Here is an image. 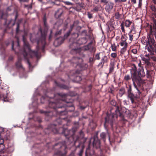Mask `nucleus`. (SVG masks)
I'll use <instances>...</instances> for the list:
<instances>
[{
	"label": "nucleus",
	"instance_id": "nucleus-20",
	"mask_svg": "<svg viewBox=\"0 0 156 156\" xmlns=\"http://www.w3.org/2000/svg\"><path fill=\"white\" fill-rule=\"evenodd\" d=\"M135 30L134 27V25L133 24L131 27V29L129 32V34H135Z\"/></svg>",
	"mask_w": 156,
	"mask_h": 156
},
{
	"label": "nucleus",
	"instance_id": "nucleus-22",
	"mask_svg": "<svg viewBox=\"0 0 156 156\" xmlns=\"http://www.w3.org/2000/svg\"><path fill=\"white\" fill-rule=\"evenodd\" d=\"M114 16L115 19L119 20L120 18V15L118 12H116L115 13Z\"/></svg>",
	"mask_w": 156,
	"mask_h": 156
},
{
	"label": "nucleus",
	"instance_id": "nucleus-14",
	"mask_svg": "<svg viewBox=\"0 0 156 156\" xmlns=\"http://www.w3.org/2000/svg\"><path fill=\"white\" fill-rule=\"evenodd\" d=\"M14 150V147L13 145L11 146H9L8 148L6 149V151L8 153H12Z\"/></svg>",
	"mask_w": 156,
	"mask_h": 156
},
{
	"label": "nucleus",
	"instance_id": "nucleus-60",
	"mask_svg": "<svg viewBox=\"0 0 156 156\" xmlns=\"http://www.w3.org/2000/svg\"><path fill=\"white\" fill-rule=\"evenodd\" d=\"M93 48V51H94L95 49H94V48Z\"/></svg>",
	"mask_w": 156,
	"mask_h": 156
},
{
	"label": "nucleus",
	"instance_id": "nucleus-54",
	"mask_svg": "<svg viewBox=\"0 0 156 156\" xmlns=\"http://www.w3.org/2000/svg\"><path fill=\"white\" fill-rule=\"evenodd\" d=\"M44 26L45 27H47V25H46V20L44 19Z\"/></svg>",
	"mask_w": 156,
	"mask_h": 156
},
{
	"label": "nucleus",
	"instance_id": "nucleus-39",
	"mask_svg": "<svg viewBox=\"0 0 156 156\" xmlns=\"http://www.w3.org/2000/svg\"><path fill=\"white\" fill-rule=\"evenodd\" d=\"M131 90H132L131 86L130 85H129V88L128 90V93H131Z\"/></svg>",
	"mask_w": 156,
	"mask_h": 156
},
{
	"label": "nucleus",
	"instance_id": "nucleus-25",
	"mask_svg": "<svg viewBox=\"0 0 156 156\" xmlns=\"http://www.w3.org/2000/svg\"><path fill=\"white\" fill-rule=\"evenodd\" d=\"M111 47L113 51H115L116 50V47L115 44H112Z\"/></svg>",
	"mask_w": 156,
	"mask_h": 156
},
{
	"label": "nucleus",
	"instance_id": "nucleus-4",
	"mask_svg": "<svg viewBox=\"0 0 156 156\" xmlns=\"http://www.w3.org/2000/svg\"><path fill=\"white\" fill-rule=\"evenodd\" d=\"M114 117L115 115H114L113 113H111L109 115H107V117H106L105 118V125L106 123L107 122L110 123L111 125H112Z\"/></svg>",
	"mask_w": 156,
	"mask_h": 156
},
{
	"label": "nucleus",
	"instance_id": "nucleus-19",
	"mask_svg": "<svg viewBox=\"0 0 156 156\" xmlns=\"http://www.w3.org/2000/svg\"><path fill=\"white\" fill-rule=\"evenodd\" d=\"M125 93V90L123 88H122L119 90L118 95L120 97H121Z\"/></svg>",
	"mask_w": 156,
	"mask_h": 156
},
{
	"label": "nucleus",
	"instance_id": "nucleus-62",
	"mask_svg": "<svg viewBox=\"0 0 156 156\" xmlns=\"http://www.w3.org/2000/svg\"><path fill=\"white\" fill-rule=\"evenodd\" d=\"M16 126H17V127H19V126H17V125L15 126H14V127H16Z\"/></svg>",
	"mask_w": 156,
	"mask_h": 156
},
{
	"label": "nucleus",
	"instance_id": "nucleus-3",
	"mask_svg": "<svg viewBox=\"0 0 156 156\" xmlns=\"http://www.w3.org/2000/svg\"><path fill=\"white\" fill-rule=\"evenodd\" d=\"M115 111L116 117L118 116H121L122 114H124L126 115H128L130 114V111L125 107H117Z\"/></svg>",
	"mask_w": 156,
	"mask_h": 156
},
{
	"label": "nucleus",
	"instance_id": "nucleus-27",
	"mask_svg": "<svg viewBox=\"0 0 156 156\" xmlns=\"http://www.w3.org/2000/svg\"><path fill=\"white\" fill-rule=\"evenodd\" d=\"M126 51V48H122L120 50V52L122 55L124 54V53Z\"/></svg>",
	"mask_w": 156,
	"mask_h": 156
},
{
	"label": "nucleus",
	"instance_id": "nucleus-8",
	"mask_svg": "<svg viewBox=\"0 0 156 156\" xmlns=\"http://www.w3.org/2000/svg\"><path fill=\"white\" fill-rule=\"evenodd\" d=\"M4 140L3 139H0V153H2L4 152L5 149V146L3 144Z\"/></svg>",
	"mask_w": 156,
	"mask_h": 156
},
{
	"label": "nucleus",
	"instance_id": "nucleus-41",
	"mask_svg": "<svg viewBox=\"0 0 156 156\" xmlns=\"http://www.w3.org/2000/svg\"><path fill=\"white\" fill-rule=\"evenodd\" d=\"M95 58L98 60H99L100 58V56H99V54L98 53L97 54L95 55Z\"/></svg>",
	"mask_w": 156,
	"mask_h": 156
},
{
	"label": "nucleus",
	"instance_id": "nucleus-57",
	"mask_svg": "<svg viewBox=\"0 0 156 156\" xmlns=\"http://www.w3.org/2000/svg\"><path fill=\"white\" fill-rule=\"evenodd\" d=\"M141 62H140L138 64V66L140 67H140H142L141 66Z\"/></svg>",
	"mask_w": 156,
	"mask_h": 156
},
{
	"label": "nucleus",
	"instance_id": "nucleus-10",
	"mask_svg": "<svg viewBox=\"0 0 156 156\" xmlns=\"http://www.w3.org/2000/svg\"><path fill=\"white\" fill-rule=\"evenodd\" d=\"M121 38L122 40L123 39V40H122L120 42V45L122 47V48H127V43L126 42V40L125 38H124V37L123 36H122L121 37Z\"/></svg>",
	"mask_w": 156,
	"mask_h": 156
},
{
	"label": "nucleus",
	"instance_id": "nucleus-52",
	"mask_svg": "<svg viewBox=\"0 0 156 156\" xmlns=\"http://www.w3.org/2000/svg\"><path fill=\"white\" fill-rule=\"evenodd\" d=\"M131 2L133 4H136V0H131Z\"/></svg>",
	"mask_w": 156,
	"mask_h": 156
},
{
	"label": "nucleus",
	"instance_id": "nucleus-42",
	"mask_svg": "<svg viewBox=\"0 0 156 156\" xmlns=\"http://www.w3.org/2000/svg\"><path fill=\"white\" fill-rule=\"evenodd\" d=\"M124 104L125 105H127L129 104V102L126 100H124L123 101Z\"/></svg>",
	"mask_w": 156,
	"mask_h": 156
},
{
	"label": "nucleus",
	"instance_id": "nucleus-49",
	"mask_svg": "<svg viewBox=\"0 0 156 156\" xmlns=\"http://www.w3.org/2000/svg\"><path fill=\"white\" fill-rule=\"evenodd\" d=\"M111 103L113 105H116V102L114 101H112Z\"/></svg>",
	"mask_w": 156,
	"mask_h": 156
},
{
	"label": "nucleus",
	"instance_id": "nucleus-58",
	"mask_svg": "<svg viewBox=\"0 0 156 156\" xmlns=\"http://www.w3.org/2000/svg\"><path fill=\"white\" fill-rule=\"evenodd\" d=\"M126 0H121V1L122 2H125Z\"/></svg>",
	"mask_w": 156,
	"mask_h": 156
},
{
	"label": "nucleus",
	"instance_id": "nucleus-16",
	"mask_svg": "<svg viewBox=\"0 0 156 156\" xmlns=\"http://www.w3.org/2000/svg\"><path fill=\"white\" fill-rule=\"evenodd\" d=\"M124 25L126 27H129L130 25L132 24V22L129 20H126L124 22H123Z\"/></svg>",
	"mask_w": 156,
	"mask_h": 156
},
{
	"label": "nucleus",
	"instance_id": "nucleus-15",
	"mask_svg": "<svg viewBox=\"0 0 156 156\" xmlns=\"http://www.w3.org/2000/svg\"><path fill=\"white\" fill-rule=\"evenodd\" d=\"M150 48H148L147 50L149 52H150V53H148V54H146L145 55V56L147 57L148 58L149 57V55H151L153 54V53L152 51H153V48H152V47L150 46Z\"/></svg>",
	"mask_w": 156,
	"mask_h": 156
},
{
	"label": "nucleus",
	"instance_id": "nucleus-59",
	"mask_svg": "<svg viewBox=\"0 0 156 156\" xmlns=\"http://www.w3.org/2000/svg\"><path fill=\"white\" fill-rule=\"evenodd\" d=\"M2 96V95L1 94H0V99L1 98Z\"/></svg>",
	"mask_w": 156,
	"mask_h": 156
},
{
	"label": "nucleus",
	"instance_id": "nucleus-2",
	"mask_svg": "<svg viewBox=\"0 0 156 156\" xmlns=\"http://www.w3.org/2000/svg\"><path fill=\"white\" fill-rule=\"evenodd\" d=\"M0 139H3L7 141H9L11 139L10 132L6 129L0 127Z\"/></svg>",
	"mask_w": 156,
	"mask_h": 156
},
{
	"label": "nucleus",
	"instance_id": "nucleus-53",
	"mask_svg": "<svg viewBox=\"0 0 156 156\" xmlns=\"http://www.w3.org/2000/svg\"><path fill=\"white\" fill-rule=\"evenodd\" d=\"M20 71L21 70H23L24 69V68H23V66H22V65L20 64Z\"/></svg>",
	"mask_w": 156,
	"mask_h": 156
},
{
	"label": "nucleus",
	"instance_id": "nucleus-48",
	"mask_svg": "<svg viewBox=\"0 0 156 156\" xmlns=\"http://www.w3.org/2000/svg\"><path fill=\"white\" fill-rule=\"evenodd\" d=\"M13 59V56H10L8 60L9 61H11Z\"/></svg>",
	"mask_w": 156,
	"mask_h": 156
},
{
	"label": "nucleus",
	"instance_id": "nucleus-12",
	"mask_svg": "<svg viewBox=\"0 0 156 156\" xmlns=\"http://www.w3.org/2000/svg\"><path fill=\"white\" fill-rule=\"evenodd\" d=\"M94 141L93 143V144L94 147H95L96 144L99 145L100 144L99 140L98 139L97 136H95L93 138Z\"/></svg>",
	"mask_w": 156,
	"mask_h": 156
},
{
	"label": "nucleus",
	"instance_id": "nucleus-37",
	"mask_svg": "<svg viewBox=\"0 0 156 156\" xmlns=\"http://www.w3.org/2000/svg\"><path fill=\"white\" fill-rule=\"evenodd\" d=\"M133 81V84L134 85V87L136 89V90H139L138 88L137 87L136 84V82L135 81Z\"/></svg>",
	"mask_w": 156,
	"mask_h": 156
},
{
	"label": "nucleus",
	"instance_id": "nucleus-46",
	"mask_svg": "<svg viewBox=\"0 0 156 156\" xmlns=\"http://www.w3.org/2000/svg\"><path fill=\"white\" fill-rule=\"evenodd\" d=\"M101 2L105 4H106L108 2L107 0H101Z\"/></svg>",
	"mask_w": 156,
	"mask_h": 156
},
{
	"label": "nucleus",
	"instance_id": "nucleus-26",
	"mask_svg": "<svg viewBox=\"0 0 156 156\" xmlns=\"http://www.w3.org/2000/svg\"><path fill=\"white\" fill-rule=\"evenodd\" d=\"M124 25L123 22L120 25L121 27V30H122V31L123 32L125 33V30L124 29Z\"/></svg>",
	"mask_w": 156,
	"mask_h": 156
},
{
	"label": "nucleus",
	"instance_id": "nucleus-45",
	"mask_svg": "<svg viewBox=\"0 0 156 156\" xmlns=\"http://www.w3.org/2000/svg\"><path fill=\"white\" fill-rule=\"evenodd\" d=\"M70 31L67 33L65 35L64 37L66 38L70 34Z\"/></svg>",
	"mask_w": 156,
	"mask_h": 156
},
{
	"label": "nucleus",
	"instance_id": "nucleus-6",
	"mask_svg": "<svg viewBox=\"0 0 156 156\" xmlns=\"http://www.w3.org/2000/svg\"><path fill=\"white\" fill-rule=\"evenodd\" d=\"M17 17V16L16 15L15 16L14 20L11 19L9 20H6L5 22V25L8 27L13 26L15 24Z\"/></svg>",
	"mask_w": 156,
	"mask_h": 156
},
{
	"label": "nucleus",
	"instance_id": "nucleus-44",
	"mask_svg": "<svg viewBox=\"0 0 156 156\" xmlns=\"http://www.w3.org/2000/svg\"><path fill=\"white\" fill-rule=\"evenodd\" d=\"M83 152V150L81 149L78 155L79 156H82V153Z\"/></svg>",
	"mask_w": 156,
	"mask_h": 156
},
{
	"label": "nucleus",
	"instance_id": "nucleus-47",
	"mask_svg": "<svg viewBox=\"0 0 156 156\" xmlns=\"http://www.w3.org/2000/svg\"><path fill=\"white\" fill-rule=\"evenodd\" d=\"M88 16L89 18L90 19L92 18V15L89 12L88 13Z\"/></svg>",
	"mask_w": 156,
	"mask_h": 156
},
{
	"label": "nucleus",
	"instance_id": "nucleus-28",
	"mask_svg": "<svg viewBox=\"0 0 156 156\" xmlns=\"http://www.w3.org/2000/svg\"><path fill=\"white\" fill-rule=\"evenodd\" d=\"M12 49L14 51L15 53L16 54H18V52L16 51V49H14V41H12Z\"/></svg>",
	"mask_w": 156,
	"mask_h": 156
},
{
	"label": "nucleus",
	"instance_id": "nucleus-33",
	"mask_svg": "<svg viewBox=\"0 0 156 156\" xmlns=\"http://www.w3.org/2000/svg\"><path fill=\"white\" fill-rule=\"evenodd\" d=\"M111 56L113 58H115L117 56V54L115 53H112L111 55Z\"/></svg>",
	"mask_w": 156,
	"mask_h": 156
},
{
	"label": "nucleus",
	"instance_id": "nucleus-56",
	"mask_svg": "<svg viewBox=\"0 0 156 156\" xmlns=\"http://www.w3.org/2000/svg\"><path fill=\"white\" fill-rule=\"evenodd\" d=\"M27 63H28V66L29 67H30V63L28 61H27Z\"/></svg>",
	"mask_w": 156,
	"mask_h": 156
},
{
	"label": "nucleus",
	"instance_id": "nucleus-1",
	"mask_svg": "<svg viewBox=\"0 0 156 156\" xmlns=\"http://www.w3.org/2000/svg\"><path fill=\"white\" fill-rule=\"evenodd\" d=\"M37 51L31 50L29 44L27 42L24 41V50L23 54L24 57H26L28 55H29L31 57H32L33 56H37Z\"/></svg>",
	"mask_w": 156,
	"mask_h": 156
},
{
	"label": "nucleus",
	"instance_id": "nucleus-43",
	"mask_svg": "<svg viewBox=\"0 0 156 156\" xmlns=\"http://www.w3.org/2000/svg\"><path fill=\"white\" fill-rule=\"evenodd\" d=\"M137 52V50L136 49H133L132 50V52L134 53V54H136V53Z\"/></svg>",
	"mask_w": 156,
	"mask_h": 156
},
{
	"label": "nucleus",
	"instance_id": "nucleus-7",
	"mask_svg": "<svg viewBox=\"0 0 156 156\" xmlns=\"http://www.w3.org/2000/svg\"><path fill=\"white\" fill-rule=\"evenodd\" d=\"M19 27H20V23L18 22L17 23V27L16 28V33L15 38L16 39V40L17 43V48L19 49V46L20 45L19 37L18 34L19 32Z\"/></svg>",
	"mask_w": 156,
	"mask_h": 156
},
{
	"label": "nucleus",
	"instance_id": "nucleus-13",
	"mask_svg": "<svg viewBox=\"0 0 156 156\" xmlns=\"http://www.w3.org/2000/svg\"><path fill=\"white\" fill-rule=\"evenodd\" d=\"M128 97L130 98L131 102L132 103H134V98H135L134 95L131 92L128 93Z\"/></svg>",
	"mask_w": 156,
	"mask_h": 156
},
{
	"label": "nucleus",
	"instance_id": "nucleus-29",
	"mask_svg": "<svg viewBox=\"0 0 156 156\" xmlns=\"http://www.w3.org/2000/svg\"><path fill=\"white\" fill-rule=\"evenodd\" d=\"M60 40L61 39L60 38H59L58 39H57L55 40V41H54V44L55 45V46L59 45L61 44V43H58L57 45L56 44L58 42V41L59 40Z\"/></svg>",
	"mask_w": 156,
	"mask_h": 156
},
{
	"label": "nucleus",
	"instance_id": "nucleus-23",
	"mask_svg": "<svg viewBox=\"0 0 156 156\" xmlns=\"http://www.w3.org/2000/svg\"><path fill=\"white\" fill-rule=\"evenodd\" d=\"M107 59L106 57L105 56L104 57L101 59V62L100 63L101 64H103L105 62H106Z\"/></svg>",
	"mask_w": 156,
	"mask_h": 156
},
{
	"label": "nucleus",
	"instance_id": "nucleus-24",
	"mask_svg": "<svg viewBox=\"0 0 156 156\" xmlns=\"http://www.w3.org/2000/svg\"><path fill=\"white\" fill-rule=\"evenodd\" d=\"M106 135L104 133H102L100 134L101 138L103 139V140L105 141V137Z\"/></svg>",
	"mask_w": 156,
	"mask_h": 156
},
{
	"label": "nucleus",
	"instance_id": "nucleus-9",
	"mask_svg": "<svg viewBox=\"0 0 156 156\" xmlns=\"http://www.w3.org/2000/svg\"><path fill=\"white\" fill-rule=\"evenodd\" d=\"M133 67L132 68L131 71L132 78L133 77L137 76L136 73L137 68L134 64H133Z\"/></svg>",
	"mask_w": 156,
	"mask_h": 156
},
{
	"label": "nucleus",
	"instance_id": "nucleus-5",
	"mask_svg": "<svg viewBox=\"0 0 156 156\" xmlns=\"http://www.w3.org/2000/svg\"><path fill=\"white\" fill-rule=\"evenodd\" d=\"M132 79V81H135L136 83L139 86L145 83L144 80L141 79L140 77L138 76L137 75L133 77Z\"/></svg>",
	"mask_w": 156,
	"mask_h": 156
},
{
	"label": "nucleus",
	"instance_id": "nucleus-18",
	"mask_svg": "<svg viewBox=\"0 0 156 156\" xmlns=\"http://www.w3.org/2000/svg\"><path fill=\"white\" fill-rule=\"evenodd\" d=\"M39 31L41 34V38L42 39L43 41H44L45 38L46 33L45 32H44V33L43 34V33L42 32L41 29V28L39 29Z\"/></svg>",
	"mask_w": 156,
	"mask_h": 156
},
{
	"label": "nucleus",
	"instance_id": "nucleus-21",
	"mask_svg": "<svg viewBox=\"0 0 156 156\" xmlns=\"http://www.w3.org/2000/svg\"><path fill=\"white\" fill-rule=\"evenodd\" d=\"M16 67L18 70L20 69V58L19 56L18 58V61L16 63Z\"/></svg>",
	"mask_w": 156,
	"mask_h": 156
},
{
	"label": "nucleus",
	"instance_id": "nucleus-64",
	"mask_svg": "<svg viewBox=\"0 0 156 156\" xmlns=\"http://www.w3.org/2000/svg\"><path fill=\"white\" fill-rule=\"evenodd\" d=\"M79 73V72H76V73Z\"/></svg>",
	"mask_w": 156,
	"mask_h": 156
},
{
	"label": "nucleus",
	"instance_id": "nucleus-55",
	"mask_svg": "<svg viewBox=\"0 0 156 156\" xmlns=\"http://www.w3.org/2000/svg\"><path fill=\"white\" fill-rule=\"evenodd\" d=\"M66 3L67 5H70L72 4L71 2H66Z\"/></svg>",
	"mask_w": 156,
	"mask_h": 156
},
{
	"label": "nucleus",
	"instance_id": "nucleus-35",
	"mask_svg": "<svg viewBox=\"0 0 156 156\" xmlns=\"http://www.w3.org/2000/svg\"><path fill=\"white\" fill-rule=\"evenodd\" d=\"M129 34V40L131 41H132V40L133 39V37L132 34Z\"/></svg>",
	"mask_w": 156,
	"mask_h": 156
},
{
	"label": "nucleus",
	"instance_id": "nucleus-51",
	"mask_svg": "<svg viewBox=\"0 0 156 156\" xmlns=\"http://www.w3.org/2000/svg\"><path fill=\"white\" fill-rule=\"evenodd\" d=\"M94 10L95 11H98V7H95L94 9Z\"/></svg>",
	"mask_w": 156,
	"mask_h": 156
},
{
	"label": "nucleus",
	"instance_id": "nucleus-17",
	"mask_svg": "<svg viewBox=\"0 0 156 156\" xmlns=\"http://www.w3.org/2000/svg\"><path fill=\"white\" fill-rule=\"evenodd\" d=\"M113 4L111 3L108 4L106 7V9L108 10H111L113 8Z\"/></svg>",
	"mask_w": 156,
	"mask_h": 156
},
{
	"label": "nucleus",
	"instance_id": "nucleus-34",
	"mask_svg": "<svg viewBox=\"0 0 156 156\" xmlns=\"http://www.w3.org/2000/svg\"><path fill=\"white\" fill-rule=\"evenodd\" d=\"M137 91V92L136 94V97L137 98H139L140 96V94L141 93L139 90H138Z\"/></svg>",
	"mask_w": 156,
	"mask_h": 156
},
{
	"label": "nucleus",
	"instance_id": "nucleus-31",
	"mask_svg": "<svg viewBox=\"0 0 156 156\" xmlns=\"http://www.w3.org/2000/svg\"><path fill=\"white\" fill-rule=\"evenodd\" d=\"M130 79V76L129 75H127L125 76L124 79L126 81H128Z\"/></svg>",
	"mask_w": 156,
	"mask_h": 156
},
{
	"label": "nucleus",
	"instance_id": "nucleus-38",
	"mask_svg": "<svg viewBox=\"0 0 156 156\" xmlns=\"http://www.w3.org/2000/svg\"><path fill=\"white\" fill-rule=\"evenodd\" d=\"M151 9L152 11L155 12L156 11V9L154 6L151 5Z\"/></svg>",
	"mask_w": 156,
	"mask_h": 156
},
{
	"label": "nucleus",
	"instance_id": "nucleus-11",
	"mask_svg": "<svg viewBox=\"0 0 156 156\" xmlns=\"http://www.w3.org/2000/svg\"><path fill=\"white\" fill-rule=\"evenodd\" d=\"M138 76L140 77H144L145 76V73L144 72L143 69L142 67L140 68L138 70Z\"/></svg>",
	"mask_w": 156,
	"mask_h": 156
},
{
	"label": "nucleus",
	"instance_id": "nucleus-61",
	"mask_svg": "<svg viewBox=\"0 0 156 156\" xmlns=\"http://www.w3.org/2000/svg\"><path fill=\"white\" fill-rule=\"evenodd\" d=\"M10 10L9 9V8H8L7 9V10L8 11H9V10Z\"/></svg>",
	"mask_w": 156,
	"mask_h": 156
},
{
	"label": "nucleus",
	"instance_id": "nucleus-40",
	"mask_svg": "<svg viewBox=\"0 0 156 156\" xmlns=\"http://www.w3.org/2000/svg\"><path fill=\"white\" fill-rule=\"evenodd\" d=\"M142 0H139L138 7H140L142 5Z\"/></svg>",
	"mask_w": 156,
	"mask_h": 156
},
{
	"label": "nucleus",
	"instance_id": "nucleus-30",
	"mask_svg": "<svg viewBox=\"0 0 156 156\" xmlns=\"http://www.w3.org/2000/svg\"><path fill=\"white\" fill-rule=\"evenodd\" d=\"M114 64L113 63H111L110 67V71H112L114 69Z\"/></svg>",
	"mask_w": 156,
	"mask_h": 156
},
{
	"label": "nucleus",
	"instance_id": "nucleus-63",
	"mask_svg": "<svg viewBox=\"0 0 156 156\" xmlns=\"http://www.w3.org/2000/svg\"><path fill=\"white\" fill-rule=\"evenodd\" d=\"M153 60H154V61H156V58H154V59H153Z\"/></svg>",
	"mask_w": 156,
	"mask_h": 156
},
{
	"label": "nucleus",
	"instance_id": "nucleus-36",
	"mask_svg": "<svg viewBox=\"0 0 156 156\" xmlns=\"http://www.w3.org/2000/svg\"><path fill=\"white\" fill-rule=\"evenodd\" d=\"M133 81V84L134 85V87L136 89V90H139L138 88L137 87L136 84V82L135 81Z\"/></svg>",
	"mask_w": 156,
	"mask_h": 156
},
{
	"label": "nucleus",
	"instance_id": "nucleus-32",
	"mask_svg": "<svg viewBox=\"0 0 156 156\" xmlns=\"http://www.w3.org/2000/svg\"><path fill=\"white\" fill-rule=\"evenodd\" d=\"M142 59L143 61H144L146 62H147L149 60H150V57H148V58H145L143 57V58H142Z\"/></svg>",
	"mask_w": 156,
	"mask_h": 156
},
{
	"label": "nucleus",
	"instance_id": "nucleus-50",
	"mask_svg": "<svg viewBox=\"0 0 156 156\" xmlns=\"http://www.w3.org/2000/svg\"><path fill=\"white\" fill-rule=\"evenodd\" d=\"M3 98L2 99V100H3L4 101H7V98H5L4 96H3Z\"/></svg>",
	"mask_w": 156,
	"mask_h": 156
}]
</instances>
